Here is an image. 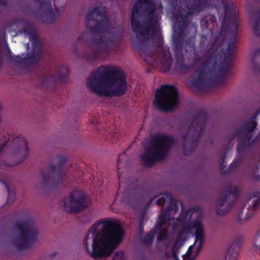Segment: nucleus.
Wrapping results in <instances>:
<instances>
[{"mask_svg": "<svg viewBox=\"0 0 260 260\" xmlns=\"http://www.w3.org/2000/svg\"><path fill=\"white\" fill-rule=\"evenodd\" d=\"M156 11V5L153 0H137L132 10V28L135 32H139L137 34L138 41L134 46L141 58L150 65L156 61V55L150 51L146 40L160 38Z\"/></svg>", "mask_w": 260, "mask_h": 260, "instance_id": "1", "label": "nucleus"}, {"mask_svg": "<svg viewBox=\"0 0 260 260\" xmlns=\"http://www.w3.org/2000/svg\"><path fill=\"white\" fill-rule=\"evenodd\" d=\"M124 231L115 220H101L88 230L83 241L88 254L94 259L110 255L122 242Z\"/></svg>", "mask_w": 260, "mask_h": 260, "instance_id": "2", "label": "nucleus"}, {"mask_svg": "<svg viewBox=\"0 0 260 260\" xmlns=\"http://www.w3.org/2000/svg\"><path fill=\"white\" fill-rule=\"evenodd\" d=\"M87 85L91 92L109 97L121 96L127 89L126 77L123 71L109 66L102 65L91 72Z\"/></svg>", "mask_w": 260, "mask_h": 260, "instance_id": "3", "label": "nucleus"}, {"mask_svg": "<svg viewBox=\"0 0 260 260\" xmlns=\"http://www.w3.org/2000/svg\"><path fill=\"white\" fill-rule=\"evenodd\" d=\"M86 25L91 35L101 36L100 38L92 39V42L95 46L87 55L88 61L92 63L99 59L102 53L107 52L108 47L114 42L112 38L103 35L110 32L112 25L105 7H95L90 11L86 17Z\"/></svg>", "mask_w": 260, "mask_h": 260, "instance_id": "4", "label": "nucleus"}, {"mask_svg": "<svg viewBox=\"0 0 260 260\" xmlns=\"http://www.w3.org/2000/svg\"><path fill=\"white\" fill-rule=\"evenodd\" d=\"M238 31L230 34V41L226 50L222 49L225 40L222 44L221 40L218 43L216 42L207 51L206 56L212 57L214 62L210 63L208 69L212 68L215 72V75L207 78V89L217 87L221 85L226 79V75L232 67V60L237 47Z\"/></svg>", "mask_w": 260, "mask_h": 260, "instance_id": "5", "label": "nucleus"}, {"mask_svg": "<svg viewBox=\"0 0 260 260\" xmlns=\"http://www.w3.org/2000/svg\"><path fill=\"white\" fill-rule=\"evenodd\" d=\"M11 24L20 27L19 33L29 38L32 44V49L31 53H28L26 55L24 53L21 55H14L10 53L11 62L27 65L38 63L41 59L42 44L33 24L25 19L17 18L13 20Z\"/></svg>", "mask_w": 260, "mask_h": 260, "instance_id": "6", "label": "nucleus"}, {"mask_svg": "<svg viewBox=\"0 0 260 260\" xmlns=\"http://www.w3.org/2000/svg\"><path fill=\"white\" fill-rule=\"evenodd\" d=\"M176 143L172 136L158 134L151 137L150 145L146 147L140 160L143 166L149 168L156 161L164 160L168 155L171 146Z\"/></svg>", "mask_w": 260, "mask_h": 260, "instance_id": "7", "label": "nucleus"}, {"mask_svg": "<svg viewBox=\"0 0 260 260\" xmlns=\"http://www.w3.org/2000/svg\"><path fill=\"white\" fill-rule=\"evenodd\" d=\"M259 114L260 108L257 110L256 113L250 119L243 123L239 129H237L229 137L230 143L234 140L236 137H237L238 144L237 150L239 155H242L247 149L257 145L260 140L259 129L257 136L250 141L253 136V131L257 126L256 117Z\"/></svg>", "mask_w": 260, "mask_h": 260, "instance_id": "8", "label": "nucleus"}, {"mask_svg": "<svg viewBox=\"0 0 260 260\" xmlns=\"http://www.w3.org/2000/svg\"><path fill=\"white\" fill-rule=\"evenodd\" d=\"M179 92L174 85L162 84L156 88L153 105L161 112L175 109L179 103Z\"/></svg>", "mask_w": 260, "mask_h": 260, "instance_id": "9", "label": "nucleus"}, {"mask_svg": "<svg viewBox=\"0 0 260 260\" xmlns=\"http://www.w3.org/2000/svg\"><path fill=\"white\" fill-rule=\"evenodd\" d=\"M55 160L56 164H49L41 172L43 183L45 186H57L67 177V174L63 171V167L67 161L66 158L58 156L55 158Z\"/></svg>", "mask_w": 260, "mask_h": 260, "instance_id": "10", "label": "nucleus"}, {"mask_svg": "<svg viewBox=\"0 0 260 260\" xmlns=\"http://www.w3.org/2000/svg\"><path fill=\"white\" fill-rule=\"evenodd\" d=\"M207 112L204 109L198 111L186 134L183 136L184 142L189 141L196 146L204 132L207 120Z\"/></svg>", "mask_w": 260, "mask_h": 260, "instance_id": "11", "label": "nucleus"}, {"mask_svg": "<svg viewBox=\"0 0 260 260\" xmlns=\"http://www.w3.org/2000/svg\"><path fill=\"white\" fill-rule=\"evenodd\" d=\"M63 203L69 211H83L89 206V200L83 191L74 189L63 198Z\"/></svg>", "mask_w": 260, "mask_h": 260, "instance_id": "12", "label": "nucleus"}, {"mask_svg": "<svg viewBox=\"0 0 260 260\" xmlns=\"http://www.w3.org/2000/svg\"><path fill=\"white\" fill-rule=\"evenodd\" d=\"M215 61L212 57L206 56L205 60L196 72L195 75L191 81V86L199 91H202L207 89V71L210 63Z\"/></svg>", "mask_w": 260, "mask_h": 260, "instance_id": "13", "label": "nucleus"}, {"mask_svg": "<svg viewBox=\"0 0 260 260\" xmlns=\"http://www.w3.org/2000/svg\"><path fill=\"white\" fill-rule=\"evenodd\" d=\"M16 229L20 235V240L16 244L17 246L20 249L27 248L29 239L37 234V231L28 222L17 224Z\"/></svg>", "mask_w": 260, "mask_h": 260, "instance_id": "14", "label": "nucleus"}, {"mask_svg": "<svg viewBox=\"0 0 260 260\" xmlns=\"http://www.w3.org/2000/svg\"><path fill=\"white\" fill-rule=\"evenodd\" d=\"M172 212H162L159 216L158 220L155 226V234H158L157 239L158 241L164 240L168 232V226L170 222L174 218H170Z\"/></svg>", "mask_w": 260, "mask_h": 260, "instance_id": "15", "label": "nucleus"}, {"mask_svg": "<svg viewBox=\"0 0 260 260\" xmlns=\"http://www.w3.org/2000/svg\"><path fill=\"white\" fill-rule=\"evenodd\" d=\"M39 4L40 9L43 13L44 21L46 23H53L59 13L52 10V0H35Z\"/></svg>", "mask_w": 260, "mask_h": 260, "instance_id": "16", "label": "nucleus"}, {"mask_svg": "<svg viewBox=\"0 0 260 260\" xmlns=\"http://www.w3.org/2000/svg\"><path fill=\"white\" fill-rule=\"evenodd\" d=\"M13 143L16 144V150L14 152V155L20 158L18 162L14 166L20 164L27 157L29 152L27 141L24 137H18L14 139Z\"/></svg>", "mask_w": 260, "mask_h": 260, "instance_id": "17", "label": "nucleus"}, {"mask_svg": "<svg viewBox=\"0 0 260 260\" xmlns=\"http://www.w3.org/2000/svg\"><path fill=\"white\" fill-rule=\"evenodd\" d=\"M225 197L220 199L217 203V206L219 207H221L225 204L227 202L228 197L232 196L233 198V201L229 203V206L231 207L234 205L235 202L237 200L238 195L240 193V190L237 188H233L231 186H229L226 188L225 190Z\"/></svg>", "mask_w": 260, "mask_h": 260, "instance_id": "18", "label": "nucleus"}, {"mask_svg": "<svg viewBox=\"0 0 260 260\" xmlns=\"http://www.w3.org/2000/svg\"><path fill=\"white\" fill-rule=\"evenodd\" d=\"M185 38L184 29L180 27L175 31L173 36V49L174 52L182 51Z\"/></svg>", "mask_w": 260, "mask_h": 260, "instance_id": "19", "label": "nucleus"}, {"mask_svg": "<svg viewBox=\"0 0 260 260\" xmlns=\"http://www.w3.org/2000/svg\"><path fill=\"white\" fill-rule=\"evenodd\" d=\"M160 55L164 58L162 61V67L164 71H169L172 64V58L169 49H162Z\"/></svg>", "mask_w": 260, "mask_h": 260, "instance_id": "20", "label": "nucleus"}, {"mask_svg": "<svg viewBox=\"0 0 260 260\" xmlns=\"http://www.w3.org/2000/svg\"><path fill=\"white\" fill-rule=\"evenodd\" d=\"M176 60V67L181 71H188L192 69V66L187 64L184 62L182 51L174 52Z\"/></svg>", "mask_w": 260, "mask_h": 260, "instance_id": "21", "label": "nucleus"}, {"mask_svg": "<svg viewBox=\"0 0 260 260\" xmlns=\"http://www.w3.org/2000/svg\"><path fill=\"white\" fill-rule=\"evenodd\" d=\"M69 73V69L67 66L62 64L58 69V73L56 77L54 76L53 77V80L54 82H55L57 80L64 82L66 80L67 76Z\"/></svg>", "mask_w": 260, "mask_h": 260, "instance_id": "22", "label": "nucleus"}, {"mask_svg": "<svg viewBox=\"0 0 260 260\" xmlns=\"http://www.w3.org/2000/svg\"><path fill=\"white\" fill-rule=\"evenodd\" d=\"M169 200V205L167 209L165 211H178L180 206L181 207L180 211H185L184 210L182 203L180 201L173 198L171 196H170ZM160 211H163L161 210Z\"/></svg>", "mask_w": 260, "mask_h": 260, "instance_id": "23", "label": "nucleus"}, {"mask_svg": "<svg viewBox=\"0 0 260 260\" xmlns=\"http://www.w3.org/2000/svg\"><path fill=\"white\" fill-rule=\"evenodd\" d=\"M235 217L237 222L244 223L253 218L254 214V212H236Z\"/></svg>", "mask_w": 260, "mask_h": 260, "instance_id": "24", "label": "nucleus"}, {"mask_svg": "<svg viewBox=\"0 0 260 260\" xmlns=\"http://www.w3.org/2000/svg\"><path fill=\"white\" fill-rule=\"evenodd\" d=\"M250 24L252 25L253 30L256 36L260 37V14H256V17L251 20Z\"/></svg>", "mask_w": 260, "mask_h": 260, "instance_id": "25", "label": "nucleus"}, {"mask_svg": "<svg viewBox=\"0 0 260 260\" xmlns=\"http://www.w3.org/2000/svg\"><path fill=\"white\" fill-rule=\"evenodd\" d=\"M239 163H240L239 160L235 159L233 161V162L231 163L229 168L225 170L224 169L225 167L224 166L223 164H222L220 167V171L223 174H227L230 173L231 172L234 171V170H235L238 167Z\"/></svg>", "mask_w": 260, "mask_h": 260, "instance_id": "26", "label": "nucleus"}, {"mask_svg": "<svg viewBox=\"0 0 260 260\" xmlns=\"http://www.w3.org/2000/svg\"><path fill=\"white\" fill-rule=\"evenodd\" d=\"M236 245L234 243L230 247L226 256V260H237L238 256V252L235 250Z\"/></svg>", "mask_w": 260, "mask_h": 260, "instance_id": "27", "label": "nucleus"}, {"mask_svg": "<svg viewBox=\"0 0 260 260\" xmlns=\"http://www.w3.org/2000/svg\"><path fill=\"white\" fill-rule=\"evenodd\" d=\"M125 157H126V153H125V152H122V153H121L120 154H119L118 158L117 174H118L119 180H120V167H121L120 165H122V164H124V158H125ZM125 164L126 165L127 164V159H126V161L125 162Z\"/></svg>", "mask_w": 260, "mask_h": 260, "instance_id": "28", "label": "nucleus"}, {"mask_svg": "<svg viewBox=\"0 0 260 260\" xmlns=\"http://www.w3.org/2000/svg\"><path fill=\"white\" fill-rule=\"evenodd\" d=\"M255 198L252 201V207L254 210H257L260 204V193L259 192H253L250 196V199Z\"/></svg>", "mask_w": 260, "mask_h": 260, "instance_id": "29", "label": "nucleus"}, {"mask_svg": "<svg viewBox=\"0 0 260 260\" xmlns=\"http://www.w3.org/2000/svg\"><path fill=\"white\" fill-rule=\"evenodd\" d=\"M2 182L4 185H5L8 193L7 203V204L12 203L13 202L14 198L15 197V193L14 191L10 189L9 185L7 184L6 182L2 181Z\"/></svg>", "mask_w": 260, "mask_h": 260, "instance_id": "30", "label": "nucleus"}, {"mask_svg": "<svg viewBox=\"0 0 260 260\" xmlns=\"http://www.w3.org/2000/svg\"><path fill=\"white\" fill-rule=\"evenodd\" d=\"M260 56V48H257L254 50L250 56V61L253 68L256 69L257 68V65L256 64V58Z\"/></svg>", "mask_w": 260, "mask_h": 260, "instance_id": "31", "label": "nucleus"}, {"mask_svg": "<svg viewBox=\"0 0 260 260\" xmlns=\"http://www.w3.org/2000/svg\"><path fill=\"white\" fill-rule=\"evenodd\" d=\"M210 44V40L208 39L206 35H202L200 41V46L201 48H205L209 45Z\"/></svg>", "mask_w": 260, "mask_h": 260, "instance_id": "32", "label": "nucleus"}, {"mask_svg": "<svg viewBox=\"0 0 260 260\" xmlns=\"http://www.w3.org/2000/svg\"><path fill=\"white\" fill-rule=\"evenodd\" d=\"M170 196L171 195L170 194L167 193L164 194L162 197H159L156 201V204L160 206L164 205L165 204L167 199H169Z\"/></svg>", "mask_w": 260, "mask_h": 260, "instance_id": "33", "label": "nucleus"}, {"mask_svg": "<svg viewBox=\"0 0 260 260\" xmlns=\"http://www.w3.org/2000/svg\"><path fill=\"white\" fill-rule=\"evenodd\" d=\"M252 249L254 251H258L260 250V239L259 238H256L254 239Z\"/></svg>", "mask_w": 260, "mask_h": 260, "instance_id": "34", "label": "nucleus"}, {"mask_svg": "<svg viewBox=\"0 0 260 260\" xmlns=\"http://www.w3.org/2000/svg\"><path fill=\"white\" fill-rule=\"evenodd\" d=\"M200 60H201L200 55L196 54L194 53V58H193L191 63L189 64V66H192V69L195 65H196L198 62H199Z\"/></svg>", "mask_w": 260, "mask_h": 260, "instance_id": "35", "label": "nucleus"}, {"mask_svg": "<svg viewBox=\"0 0 260 260\" xmlns=\"http://www.w3.org/2000/svg\"><path fill=\"white\" fill-rule=\"evenodd\" d=\"M154 237V233L151 232L149 233V234H148L145 238V242L148 244L151 243L153 240Z\"/></svg>", "mask_w": 260, "mask_h": 260, "instance_id": "36", "label": "nucleus"}, {"mask_svg": "<svg viewBox=\"0 0 260 260\" xmlns=\"http://www.w3.org/2000/svg\"><path fill=\"white\" fill-rule=\"evenodd\" d=\"M112 260H123V253L122 252L116 253Z\"/></svg>", "mask_w": 260, "mask_h": 260, "instance_id": "37", "label": "nucleus"}, {"mask_svg": "<svg viewBox=\"0 0 260 260\" xmlns=\"http://www.w3.org/2000/svg\"><path fill=\"white\" fill-rule=\"evenodd\" d=\"M186 211L191 212V211H201V208L200 207L196 206V207H194L193 208H192L187 210Z\"/></svg>", "mask_w": 260, "mask_h": 260, "instance_id": "38", "label": "nucleus"}, {"mask_svg": "<svg viewBox=\"0 0 260 260\" xmlns=\"http://www.w3.org/2000/svg\"><path fill=\"white\" fill-rule=\"evenodd\" d=\"M152 202V200H149V202L147 203L146 205L145 206L144 209L143 211H147V208L148 206L151 204Z\"/></svg>", "mask_w": 260, "mask_h": 260, "instance_id": "39", "label": "nucleus"}, {"mask_svg": "<svg viewBox=\"0 0 260 260\" xmlns=\"http://www.w3.org/2000/svg\"><path fill=\"white\" fill-rule=\"evenodd\" d=\"M90 124L93 125H98L99 124V121L97 119H93L90 121Z\"/></svg>", "mask_w": 260, "mask_h": 260, "instance_id": "40", "label": "nucleus"}, {"mask_svg": "<svg viewBox=\"0 0 260 260\" xmlns=\"http://www.w3.org/2000/svg\"><path fill=\"white\" fill-rule=\"evenodd\" d=\"M254 180H260V176L259 175H255L254 176Z\"/></svg>", "mask_w": 260, "mask_h": 260, "instance_id": "41", "label": "nucleus"}, {"mask_svg": "<svg viewBox=\"0 0 260 260\" xmlns=\"http://www.w3.org/2000/svg\"><path fill=\"white\" fill-rule=\"evenodd\" d=\"M54 7H55V10H53V9H52V10H53V11H56H56H57L58 12V13H59V15H58V16H57V17H56V18H55V20H54V21H55V20H56V19H57L59 17V15H60V12L57 10V9L56 8V6H54Z\"/></svg>", "mask_w": 260, "mask_h": 260, "instance_id": "42", "label": "nucleus"}, {"mask_svg": "<svg viewBox=\"0 0 260 260\" xmlns=\"http://www.w3.org/2000/svg\"><path fill=\"white\" fill-rule=\"evenodd\" d=\"M189 44L191 46V48L194 49V43L193 42H189Z\"/></svg>", "mask_w": 260, "mask_h": 260, "instance_id": "43", "label": "nucleus"}, {"mask_svg": "<svg viewBox=\"0 0 260 260\" xmlns=\"http://www.w3.org/2000/svg\"><path fill=\"white\" fill-rule=\"evenodd\" d=\"M182 213V215L183 214H185V213H187V215L189 213H190V212H181Z\"/></svg>", "mask_w": 260, "mask_h": 260, "instance_id": "44", "label": "nucleus"}, {"mask_svg": "<svg viewBox=\"0 0 260 260\" xmlns=\"http://www.w3.org/2000/svg\"><path fill=\"white\" fill-rule=\"evenodd\" d=\"M144 200H142L141 201V204L143 205V204H144Z\"/></svg>", "mask_w": 260, "mask_h": 260, "instance_id": "45", "label": "nucleus"}, {"mask_svg": "<svg viewBox=\"0 0 260 260\" xmlns=\"http://www.w3.org/2000/svg\"><path fill=\"white\" fill-rule=\"evenodd\" d=\"M225 154L223 155V157H222V161H224V158H225Z\"/></svg>", "mask_w": 260, "mask_h": 260, "instance_id": "46", "label": "nucleus"}, {"mask_svg": "<svg viewBox=\"0 0 260 260\" xmlns=\"http://www.w3.org/2000/svg\"><path fill=\"white\" fill-rule=\"evenodd\" d=\"M216 212H217V211H220V210H218L217 209H216L215 210Z\"/></svg>", "mask_w": 260, "mask_h": 260, "instance_id": "47", "label": "nucleus"}, {"mask_svg": "<svg viewBox=\"0 0 260 260\" xmlns=\"http://www.w3.org/2000/svg\"><path fill=\"white\" fill-rule=\"evenodd\" d=\"M258 168H259V167L256 166V169L258 170Z\"/></svg>", "mask_w": 260, "mask_h": 260, "instance_id": "48", "label": "nucleus"}, {"mask_svg": "<svg viewBox=\"0 0 260 260\" xmlns=\"http://www.w3.org/2000/svg\"><path fill=\"white\" fill-rule=\"evenodd\" d=\"M5 166H11V165H7V164H5Z\"/></svg>", "mask_w": 260, "mask_h": 260, "instance_id": "49", "label": "nucleus"}, {"mask_svg": "<svg viewBox=\"0 0 260 260\" xmlns=\"http://www.w3.org/2000/svg\"><path fill=\"white\" fill-rule=\"evenodd\" d=\"M218 213H219L218 214H219V215H222V214H220L219 212H218Z\"/></svg>", "mask_w": 260, "mask_h": 260, "instance_id": "50", "label": "nucleus"}]
</instances>
